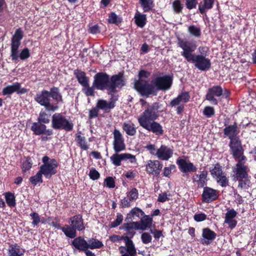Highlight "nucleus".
<instances>
[{
	"label": "nucleus",
	"mask_w": 256,
	"mask_h": 256,
	"mask_svg": "<svg viewBox=\"0 0 256 256\" xmlns=\"http://www.w3.org/2000/svg\"><path fill=\"white\" fill-rule=\"evenodd\" d=\"M106 186L110 188H113L115 186L114 180L112 177H108L105 180Z\"/></svg>",
	"instance_id": "774afa93"
},
{
	"label": "nucleus",
	"mask_w": 256,
	"mask_h": 256,
	"mask_svg": "<svg viewBox=\"0 0 256 256\" xmlns=\"http://www.w3.org/2000/svg\"><path fill=\"white\" fill-rule=\"evenodd\" d=\"M204 114L208 118H210L214 114V110L212 106H206L204 110Z\"/></svg>",
	"instance_id": "6e6d98bb"
},
{
	"label": "nucleus",
	"mask_w": 256,
	"mask_h": 256,
	"mask_svg": "<svg viewBox=\"0 0 256 256\" xmlns=\"http://www.w3.org/2000/svg\"><path fill=\"white\" fill-rule=\"evenodd\" d=\"M162 164L158 160H149L146 166V172L154 176H158L162 168Z\"/></svg>",
	"instance_id": "dca6fc26"
},
{
	"label": "nucleus",
	"mask_w": 256,
	"mask_h": 256,
	"mask_svg": "<svg viewBox=\"0 0 256 256\" xmlns=\"http://www.w3.org/2000/svg\"><path fill=\"white\" fill-rule=\"evenodd\" d=\"M24 250L17 244L12 245L9 249L8 256H24Z\"/></svg>",
	"instance_id": "7c9ffc66"
},
{
	"label": "nucleus",
	"mask_w": 256,
	"mask_h": 256,
	"mask_svg": "<svg viewBox=\"0 0 256 256\" xmlns=\"http://www.w3.org/2000/svg\"><path fill=\"white\" fill-rule=\"evenodd\" d=\"M38 121L40 122L47 124L50 122L49 116L44 112H41L38 118Z\"/></svg>",
	"instance_id": "13d9d810"
},
{
	"label": "nucleus",
	"mask_w": 256,
	"mask_h": 256,
	"mask_svg": "<svg viewBox=\"0 0 256 256\" xmlns=\"http://www.w3.org/2000/svg\"><path fill=\"white\" fill-rule=\"evenodd\" d=\"M207 175L208 172L206 171H202L200 174L196 175L194 180L196 182L198 187L202 188L206 184L207 182Z\"/></svg>",
	"instance_id": "bb28decb"
},
{
	"label": "nucleus",
	"mask_w": 256,
	"mask_h": 256,
	"mask_svg": "<svg viewBox=\"0 0 256 256\" xmlns=\"http://www.w3.org/2000/svg\"><path fill=\"white\" fill-rule=\"evenodd\" d=\"M230 146L232 154L236 160H246L243 154V150L239 138H233L230 140Z\"/></svg>",
	"instance_id": "6e6552de"
},
{
	"label": "nucleus",
	"mask_w": 256,
	"mask_h": 256,
	"mask_svg": "<svg viewBox=\"0 0 256 256\" xmlns=\"http://www.w3.org/2000/svg\"><path fill=\"white\" fill-rule=\"evenodd\" d=\"M122 129L126 133L130 136H133L136 134V128L134 124L130 122H127L124 123Z\"/></svg>",
	"instance_id": "c85d7f7f"
},
{
	"label": "nucleus",
	"mask_w": 256,
	"mask_h": 256,
	"mask_svg": "<svg viewBox=\"0 0 256 256\" xmlns=\"http://www.w3.org/2000/svg\"><path fill=\"white\" fill-rule=\"evenodd\" d=\"M58 164L54 159L50 160V163L42 164L40 167V172L46 178H49L57 172Z\"/></svg>",
	"instance_id": "4468645a"
},
{
	"label": "nucleus",
	"mask_w": 256,
	"mask_h": 256,
	"mask_svg": "<svg viewBox=\"0 0 256 256\" xmlns=\"http://www.w3.org/2000/svg\"><path fill=\"white\" fill-rule=\"evenodd\" d=\"M72 244L80 250L84 251L88 249L87 242L81 236L74 238L72 242Z\"/></svg>",
	"instance_id": "a878e982"
},
{
	"label": "nucleus",
	"mask_w": 256,
	"mask_h": 256,
	"mask_svg": "<svg viewBox=\"0 0 256 256\" xmlns=\"http://www.w3.org/2000/svg\"><path fill=\"white\" fill-rule=\"evenodd\" d=\"M74 74L79 83L82 86H88V80L84 72L80 70H76L74 72Z\"/></svg>",
	"instance_id": "72a5a7b5"
},
{
	"label": "nucleus",
	"mask_w": 256,
	"mask_h": 256,
	"mask_svg": "<svg viewBox=\"0 0 256 256\" xmlns=\"http://www.w3.org/2000/svg\"><path fill=\"white\" fill-rule=\"evenodd\" d=\"M190 98V96L188 92H182L176 98L172 100L170 104L172 106H178L176 108L177 113L180 114L183 110L184 104L188 101Z\"/></svg>",
	"instance_id": "ddd939ff"
},
{
	"label": "nucleus",
	"mask_w": 256,
	"mask_h": 256,
	"mask_svg": "<svg viewBox=\"0 0 256 256\" xmlns=\"http://www.w3.org/2000/svg\"><path fill=\"white\" fill-rule=\"evenodd\" d=\"M214 178L222 186H226L228 185V180L227 178L225 173L224 172H222V174L216 176Z\"/></svg>",
	"instance_id": "4c0bfd02"
},
{
	"label": "nucleus",
	"mask_w": 256,
	"mask_h": 256,
	"mask_svg": "<svg viewBox=\"0 0 256 256\" xmlns=\"http://www.w3.org/2000/svg\"><path fill=\"white\" fill-rule=\"evenodd\" d=\"M84 88L83 89V92L87 96H92L94 95V89L93 87H90L89 84L88 86H84Z\"/></svg>",
	"instance_id": "bf43d9fd"
},
{
	"label": "nucleus",
	"mask_w": 256,
	"mask_h": 256,
	"mask_svg": "<svg viewBox=\"0 0 256 256\" xmlns=\"http://www.w3.org/2000/svg\"><path fill=\"white\" fill-rule=\"evenodd\" d=\"M22 37V30L20 28L17 29L12 38L11 57L12 60H16L18 58V48Z\"/></svg>",
	"instance_id": "0eeeda50"
},
{
	"label": "nucleus",
	"mask_w": 256,
	"mask_h": 256,
	"mask_svg": "<svg viewBox=\"0 0 256 256\" xmlns=\"http://www.w3.org/2000/svg\"><path fill=\"white\" fill-rule=\"evenodd\" d=\"M125 228L127 230H140V226L139 222H132L127 223L125 224Z\"/></svg>",
	"instance_id": "09e8293b"
},
{
	"label": "nucleus",
	"mask_w": 256,
	"mask_h": 256,
	"mask_svg": "<svg viewBox=\"0 0 256 256\" xmlns=\"http://www.w3.org/2000/svg\"><path fill=\"white\" fill-rule=\"evenodd\" d=\"M173 154V150L170 148L162 145L156 150V157L163 160H168Z\"/></svg>",
	"instance_id": "aec40b11"
},
{
	"label": "nucleus",
	"mask_w": 256,
	"mask_h": 256,
	"mask_svg": "<svg viewBox=\"0 0 256 256\" xmlns=\"http://www.w3.org/2000/svg\"><path fill=\"white\" fill-rule=\"evenodd\" d=\"M6 200L10 206H14L16 205L15 197L12 193L8 192L5 194Z\"/></svg>",
	"instance_id": "49530a36"
},
{
	"label": "nucleus",
	"mask_w": 256,
	"mask_h": 256,
	"mask_svg": "<svg viewBox=\"0 0 256 256\" xmlns=\"http://www.w3.org/2000/svg\"><path fill=\"white\" fill-rule=\"evenodd\" d=\"M108 21L110 23L118 24L121 22V18H119L115 13L112 12L109 16Z\"/></svg>",
	"instance_id": "8fccbe9b"
},
{
	"label": "nucleus",
	"mask_w": 256,
	"mask_h": 256,
	"mask_svg": "<svg viewBox=\"0 0 256 256\" xmlns=\"http://www.w3.org/2000/svg\"><path fill=\"white\" fill-rule=\"evenodd\" d=\"M46 126L45 125H38L36 123H34L32 126V130L36 134H44L46 130Z\"/></svg>",
	"instance_id": "79ce46f5"
},
{
	"label": "nucleus",
	"mask_w": 256,
	"mask_h": 256,
	"mask_svg": "<svg viewBox=\"0 0 256 256\" xmlns=\"http://www.w3.org/2000/svg\"><path fill=\"white\" fill-rule=\"evenodd\" d=\"M172 80L169 76L158 77L152 80V83L158 90H166L168 89L172 84Z\"/></svg>",
	"instance_id": "f3484780"
},
{
	"label": "nucleus",
	"mask_w": 256,
	"mask_h": 256,
	"mask_svg": "<svg viewBox=\"0 0 256 256\" xmlns=\"http://www.w3.org/2000/svg\"><path fill=\"white\" fill-rule=\"evenodd\" d=\"M76 140L78 143V146L83 150H87L88 148V146L86 142V138L84 136H82L81 132H78L76 134Z\"/></svg>",
	"instance_id": "c9c22d12"
},
{
	"label": "nucleus",
	"mask_w": 256,
	"mask_h": 256,
	"mask_svg": "<svg viewBox=\"0 0 256 256\" xmlns=\"http://www.w3.org/2000/svg\"><path fill=\"white\" fill-rule=\"evenodd\" d=\"M30 216L32 220V224L34 226L38 225L40 222V218L38 213L34 212Z\"/></svg>",
	"instance_id": "4d7b16f0"
},
{
	"label": "nucleus",
	"mask_w": 256,
	"mask_h": 256,
	"mask_svg": "<svg viewBox=\"0 0 256 256\" xmlns=\"http://www.w3.org/2000/svg\"><path fill=\"white\" fill-rule=\"evenodd\" d=\"M132 216L134 218V216H137L140 218L144 215V212L138 208H132L130 211Z\"/></svg>",
	"instance_id": "5fc2aeb1"
},
{
	"label": "nucleus",
	"mask_w": 256,
	"mask_h": 256,
	"mask_svg": "<svg viewBox=\"0 0 256 256\" xmlns=\"http://www.w3.org/2000/svg\"><path fill=\"white\" fill-rule=\"evenodd\" d=\"M237 212L234 209L228 210L225 214L224 224L228 225L230 229L234 228L237 224V221L234 219Z\"/></svg>",
	"instance_id": "5701e85b"
},
{
	"label": "nucleus",
	"mask_w": 256,
	"mask_h": 256,
	"mask_svg": "<svg viewBox=\"0 0 256 256\" xmlns=\"http://www.w3.org/2000/svg\"><path fill=\"white\" fill-rule=\"evenodd\" d=\"M114 135V150L116 152H120L126 148L124 138L118 130L115 129L113 132Z\"/></svg>",
	"instance_id": "2eb2a0df"
},
{
	"label": "nucleus",
	"mask_w": 256,
	"mask_h": 256,
	"mask_svg": "<svg viewBox=\"0 0 256 256\" xmlns=\"http://www.w3.org/2000/svg\"><path fill=\"white\" fill-rule=\"evenodd\" d=\"M134 18L136 23L138 26L142 28L144 26L146 21V14L136 12L135 14Z\"/></svg>",
	"instance_id": "e433bc0d"
},
{
	"label": "nucleus",
	"mask_w": 256,
	"mask_h": 256,
	"mask_svg": "<svg viewBox=\"0 0 256 256\" xmlns=\"http://www.w3.org/2000/svg\"><path fill=\"white\" fill-rule=\"evenodd\" d=\"M150 73L144 70H141L139 72V80L134 83L135 89L143 96H148L154 91V87L149 84L145 80L148 77Z\"/></svg>",
	"instance_id": "f03ea898"
},
{
	"label": "nucleus",
	"mask_w": 256,
	"mask_h": 256,
	"mask_svg": "<svg viewBox=\"0 0 256 256\" xmlns=\"http://www.w3.org/2000/svg\"><path fill=\"white\" fill-rule=\"evenodd\" d=\"M152 218H150L148 216H144L142 218H141L140 220V230H144L147 228H150L152 224Z\"/></svg>",
	"instance_id": "f704fd0d"
},
{
	"label": "nucleus",
	"mask_w": 256,
	"mask_h": 256,
	"mask_svg": "<svg viewBox=\"0 0 256 256\" xmlns=\"http://www.w3.org/2000/svg\"><path fill=\"white\" fill-rule=\"evenodd\" d=\"M127 196L132 202L136 200L138 198V190L136 188H132L127 194Z\"/></svg>",
	"instance_id": "603ef678"
},
{
	"label": "nucleus",
	"mask_w": 256,
	"mask_h": 256,
	"mask_svg": "<svg viewBox=\"0 0 256 256\" xmlns=\"http://www.w3.org/2000/svg\"><path fill=\"white\" fill-rule=\"evenodd\" d=\"M140 2L144 12H148L154 6L152 0H140Z\"/></svg>",
	"instance_id": "a19ab883"
},
{
	"label": "nucleus",
	"mask_w": 256,
	"mask_h": 256,
	"mask_svg": "<svg viewBox=\"0 0 256 256\" xmlns=\"http://www.w3.org/2000/svg\"><path fill=\"white\" fill-rule=\"evenodd\" d=\"M238 163L233 168V172L237 179H243L248 177V168L244 164L245 160H237Z\"/></svg>",
	"instance_id": "a211bd4d"
},
{
	"label": "nucleus",
	"mask_w": 256,
	"mask_h": 256,
	"mask_svg": "<svg viewBox=\"0 0 256 256\" xmlns=\"http://www.w3.org/2000/svg\"><path fill=\"white\" fill-rule=\"evenodd\" d=\"M50 96L55 100L58 102L62 100V96L59 92V90L57 88H52L50 92Z\"/></svg>",
	"instance_id": "37998d69"
},
{
	"label": "nucleus",
	"mask_w": 256,
	"mask_h": 256,
	"mask_svg": "<svg viewBox=\"0 0 256 256\" xmlns=\"http://www.w3.org/2000/svg\"><path fill=\"white\" fill-rule=\"evenodd\" d=\"M14 92L18 94H24L26 92L25 88H21L20 84L18 82L13 84L12 85L8 86L2 90V94L4 95L10 94Z\"/></svg>",
	"instance_id": "b1692460"
},
{
	"label": "nucleus",
	"mask_w": 256,
	"mask_h": 256,
	"mask_svg": "<svg viewBox=\"0 0 256 256\" xmlns=\"http://www.w3.org/2000/svg\"><path fill=\"white\" fill-rule=\"evenodd\" d=\"M110 240L112 242H117L124 240L126 243V246L120 247L121 256H136V251L133 242L128 236H120L114 235L110 237Z\"/></svg>",
	"instance_id": "7ed1b4c3"
},
{
	"label": "nucleus",
	"mask_w": 256,
	"mask_h": 256,
	"mask_svg": "<svg viewBox=\"0 0 256 256\" xmlns=\"http://www.w3.org/2000/svg\"><path fill=\"white\" fill-rule=\"evenodd\" d=\"M89 176L91 179L96 180L100 178V174L95 169H92L90 172Z\"/></svg>",
	"instance_id": "0e129e2a"
},
{
	"label": "nucleus",
	"mask_w": 256,
	"mask_h": 256,
	"mask_svg": "<svg viewBox=\"0 0 256 256\" xmlns=\"http://www.w3.org/2000/svg\"><path fill=\"white\" fill-rule=\"evenodd\" d=\"M123 220V216L120 214H118L116 216V220L112 222L110 225L109 226L110 228H116L119 226L122 222Z\"/></svg>",
	"instance_id": "3c124183"
},
{
	"label": "nucleus",
	"mask_w": 256,
	"mask_h": 256,
	"mask_svg": "<svg viewBox=\"0 0 256 256\" xmlns=\"http://www.w3.org/2000/svg\"><path fill=\"white\" fill-rule=\"evenodd\" d=\"M197 4L196 0H186V4L189 10L195 8Z\"/></svg>",
	"instance_id": "69168bd1"
},
{
	"label": "nucleus",
	"mask_w": 256,
	"mask_h": 256,
	"mask_svg": "<svg viewBox=\"0 0 256 256\" xmlns=\"http://www.w3.org/2000/svg\"><path fill=\"white\" fill-rule=\"evenodd\" d=\"M210 172L214 178L223 172L222 166L218 164H214L210 167Z\"/></svg>",
	"instance_id": "ea45409f"
},
{
	"label": "nucleus",
	"mask_w": 256,
	"mask_h": 256,
	"mask_svg": "<svg viewBox=\"0 0 256 256\" xmlns=\"http://www.w3.org/2000/svg\"><path fill=\"white\" fill-rule=\"evenodd\" d=\"M223 94V90L221 86H215L208 90L207 94L206 96V99L214 105L218 104V98Z\"/></svg>",
	"instance_id": "9b49d317"
},
{
	"label": "nucleus",
	"mask_w": 256,
	"mask_h": 256,
	"mask_svg": "<svg viewBox=\"0 0 256 256\" xmlns=\"http://www.w3.org/2000/svg\"><path fill=\"white\" fill-rule=\"evenodd\" d=\"M238 133V127L236 124L229 126L224 129V134L228 136L230 140L233 138H238L236 136Z\"/></svg>",
	"instance_id": "cd10ccee"
},
{
	"label": "nucleus",
	"mask_w": 256,
	"mask_h": 256,
	"mask_svg": "<svg viewBox=\"0 0 256 256\" xmlns=\"http://www.w3.org/2000/svg\"><path fill=\"white\" fill-rule=\"evenodd\" d=\"M158 104H154L148 108L138 118L140 125L146 130L152 132L156 135H162V127L157 122H154L158 117Z\"/></svg>",
	"instance_id": "f257e3e1"
},
{
	"label": "nucleus",
	"mask_w": 256,
	"mask_h": 256,
	"mask_svg": "<svg viewBox=\"0 0 256 256\" xmlns=\"http://www.w3.org/2000/svg\"><path fill=\"white\" fill-rule=\"evenodd\" d=\"M114 107V106L112 102H108L103 100H98L96 104V108L98 109L103 110L106 112H108Z\"/></svg>",
	"instance_id": "c756f323"
},
{
	"label": "nucleus",
	"mask_w": 256,
	"mask_h": 256,
	"mask_svg": "<svg viewBox=\"0 0 256 256\" xmlns=\"http://www.w3.org/2000/svg\"><path fill=\"white\" fill-rule=\"evenodd\" d=\"M218 194L217 190L208 187L204 188L202 193L203 201L206 202H210L216 200L218 197Z\"/></svg>",
	"instance_id": "4be33fe9"
},
{
	"label": "nucleus",
	"mask_w": 256,
	"mask_h": 256,
	"mask_svg": "<svg viewBox=\"0 0 256 256\" xmlns=\"http://www.w3.org/2000/svg\"><path fill=\"white\" fill-rule=\"evenodd\" d=\"M141 240L144 244H148L152 242V237L149 233L144 232L141 235Z\"/></svg>",
	"instance_id": "864d4df0"
},
{
	"label": "nucleus",
	"mask_w": 256,
	"mask_h": 256,
	"mask_svg": "<svg viewBox=\"0 0 256 256\" xmlns=\"http://www.w3.org/2000/svg\"><path fill=\"white\" fill-rule=\"evenodd\" d=\"M216 236V234L214 232L208 228H204L202 232V236L204 238L208 240H214Z\"/></svg>",
	"instance_id": "c03bdc74"
},
{
	"label": "nucleus",
	"mask_w": 256,
	"mask_h": 256,
	"mask_svg": "<svg viewBox=\"0 0 256 256\" xmlns=\"http://www.w3.org/2000/svg\"><path fill=\"white\" fill-rule=\"evenodd\" d=\"M214 2V0H204L202 2H200L198 6L200 12L204 14L206 10L212 8Z\"/></svg>",
	"instance_id": "473e14b6"
},
{
	"label": "nucleus",
	"mask_w": 256,
	"mask_h": 256,
	"mask_svg": "<svg viewBox=\"0 0 256 256\" xmlns=\"http://www.w3.org/2000/svg\"><path fill=\"white\" fill-rule=\"evenodd\" d=\"M110 159L112 163L116 166H120L122 160H128L132 164H135L136 162V156L128 153L115 154L110 156Z\"/></svg>",
	"instance_id": "f8f14e48"
},
{
	"label": "nucleus",
	"mask_w": 256,
	"mask_h": 256,
	"mask_svg": "<svg viewBox=\"0 0 256 256\" xmlns=\"http://www.w3.org/2000/svg\"><path fill=\"white\" fill-rule=\"evenodd\" d=\"M172 6L174 12L176 13L180 12L182 8V4L179 0L174 1L172 4Z\"/></svg>",
	"instance_id": "e2e57ef3"
},
{
	"label": "nucleus",
	"mask_w": 256,
	"mask_h": 256,
	"mask_svg": "<svg viewBox=\"0 0 256 256\" xmlns=\"http://www.w3.org/2000/svg\"><path fill=\"white\" fill-rule=\"evenodd\" d=\"M93 86L98 90L106 89L109 90L110 80L108 76L106 74L98 73L94 76Z\"/></svg>",
	"instance_id": "1a4fd4ad"
},
{
	"label": "nucleus",
	"mask_w": 256,
	"mask_h": 256,
	"mask_svg": "<svg viewBox=\"0 0 256 256\" xmlns=\"http://www.w3.org/2000/svg\"><path fill=\"white\" fill-rule=\"evenodd\" d=\"M171 195L170 194H167L166 192H164L159 194L158 198V200L161 202H165L167 200H168L169 197Z\"/></svg>",
	"instance_id": "052dcab7"
},
{
	"label": "nucleus",
	"mask_w": 256,
	"mask_h": 256,
	"mask_svg": "<svg viewBox=\"0 0 256 256\" xmlns=\"http://www.w3.org/2000/svg\"><path fill=\"white\" fill-rule=\"evenodd\" d=\"M188 32L191 35L195 37H199L201 34L200 28L194 26H188Z\"/></svg>",
	"instance_id": "de8ad7c7"
},
{
	"label": "nucleus",
	"mask_w": 256,
	"mask_h": 256,
	"mask_svg": "<svg viewBox=\"0 0 256 256\" xmlns=\"http://www.w3.org/2000/svg\"><path fill=\"white\" fill-rule=\"evenodd\" d=\"M52 127L56 129L63 128L67 131L72 129L73 124L60 114H55L52 118Z\"/></svg>",
	"instance_id": "423d86ee"
},
{
	"label": "nucleus",
	"mask_w": 256,
	"mask_h": 256,
	"mask_svg": "<svg viewBox=\"0 0 256 256\" xmlns=\"http://www.w3.org/2000/svg\"><path fill=\"white\" fill-rule=\"evenodd\" d=\"M176 162L182 172H193L196 171L197 168L193 164L185 160H178Z\"/></svg>",
	"instance_id": "412c9836"
},
{
	"label": "nucleus",
	"mask_w": 256,
	"mask_h": 256,
	"mask_svg": "<svg viewBox=\"0 0 256 256\" xmlns=\"http://www.w3.org/2000/svg\"><path fill=\"white\" fill-rule=\"evenodd\" d=\"M34 100L48 111L54 112L58 108L57 105L50 102V93L47 90H42L40 94H37Z\"/></svg>",
	"instance_id": "39448f33"
},
{
	"label": "nucleus",
	"mask_w": 256,
	"mask_h": 256,
	"mask_svg": "<svg viewBox=\"0 0 256 256\" xmlns=\"http://www.w3.org/2000/svg\"><path fill=\"white\" fill-rule=\"evenodd\" d=\"M88 249H95L98 248L103 246L102 243L100 240L94 239L91 238L88 242Z\"/></svg>",
	"instance_id": "58836bf2"
},
{
	"label": "nucleus",
	"mask_w": 256,
	"mask_h": 256,
	"mask_svg": "<svg viewBox=\"0 0 256 256\" xmlns=\"http://www.w3.org/2000/svg\"><path fill=\"white\" fill-rule=\"evenodd\" d=\"M42 174L40 170L34 176L30 178V182L34 186H36L38 182H42Z\"/></svg>",
	"instance_id": "a18cd8bd"
},
{
	"label": "nucleus",
	"mask_w": 256,
	"mask_h": 256,
	"mask_svg": "<svg viewBox=\"0 0 256 256\" xmlns=\"http://www.w3.org/2000/svg\"><path fill=\"white\" fill-rule=\"evenodd\" d=\"M66 236L70 238H74L76 236V230L70 225H65L60 228Z\"/></svg>",
	"instance_id": "2f4dec72"
},
{
	"label": "nucleus",
	"mask_w": 256,
	"mask_h": 256,
	"mask_svg": "<svg viewBox=\"0 0 256 256\" xmlns=\"http://www.w3.org/2000/svg\"><path fill=\"white\" fill-rule=\"evenodd\" d=\"M190 62L194 63L196 68L202 71L208 70L211 66L210 60L202 55L194 54Z\"/></svg>",
	"instance_id": "9d476101"
},
{
	"label": "nucleus",
	"mask_w": 256,
	"mask_h": 256,
	"mask_svg": "<svg viewBox=\"0 0 256 256\" xmlns=\"http://www.w3.org/2000/svg\"><path fill=\"white\" fill-rule=\"evenodd\" d=\"M124 85V82L123 78V76L121 74H116L112 76L109 88V90L110 92H114L116 88H122Z\"/></svg>",
	"instance_id": "6ab92c4d"
},
{
	"label": "nucleus",
	"mask_w": 256,
	"mask_h": 256,
	"mask_svg": "<svg viewBox=\"0 0 256 256\" xmlns=\"http://www.w3.org/2000/svg\"><path fill=\"white\" fill-rule=\"evenodd\" d=\"M178 44L183 50L182 52V55L188 62H190V59L194 55L192 54V52L196 50L197 47L196 42L194 41H186L181 38H178Z\"/></svg>",
	"instance_id": "20e7f679"
},
{
	"label": "nucleus",
	"mask_w": 256,
	"mask_h": 256,
	"mask_svg": "<svg viewBox=\"0 0 256 256\" xmlns=\"http://www.w3.org/2000/svg\"><path fill=\"white\" fill-rule=\"evenodd\" d=\"M30 56V51L28 48H25L21 52L20 58L21 60H26Z\"/></svg>",
	"instance_id": "338daca9"
},
{
	"label": "nucleus",
	"mask_w": 256,
	"mask_h": 256,
	"mask_svg": "<svg viewBox=\"0 0 256 256\" xmlns=\"http://www.w3.org/2000/svg\"><path fill=\"white\" fill-rule=\"evenodd\" d=\"M32 166V162L30 158H27L22 163V170L24 171L29 170Z\"/></svg>",
	"instance_id": "680f3d73"
},
{
	"label": "nucleus",
	"mask_w": 256,
	"mask_h": 256,
	"mask_svg": "<svg viewBox=\"0 0 256 256\" xmlns=\"http://www.w3.org/2000/svg\"><path fill=\"white\" fill-rule=\"evenodd\" d=\"M69 223L71 226L79 231L84 229L83 220L80 215L75 216L70 218Z\"/></svg>",
	"instance_id": "393cba45"
}]
</instances>
